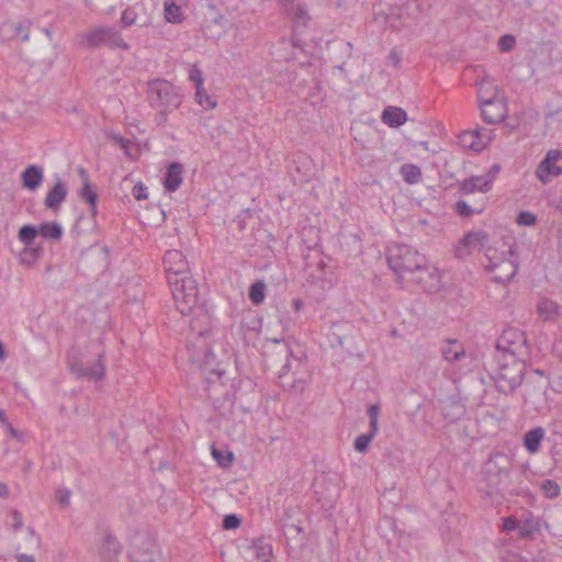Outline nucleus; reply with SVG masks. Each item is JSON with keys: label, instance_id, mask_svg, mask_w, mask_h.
I'll list each match as a JSON object with an SVG mask.
<instances>
[{"label": "nucleus", "instance_id": "nucleus-1", "mask_svg": "<svg viewBox=\"0 0 562 562\" xmlns=\"http://www.w3.org/2000/svg\"><path fill=\"white\" fill-rule=\"evenodd\" d=\"M169 286L177 310L182 315L190 316L189 325L191 331L199 339H203L205 362L209 363L210 358L214 359V353L206 341V337L212 333V317L199 292L196 281L193 278L181 279V281L175 279Z\"/></svg>", "mask_w": 562, "mask_h": 562}, {"label": "nucleus", "instance_id": "nucleus-2", "mask_svg": "<svg viewBox=\"0 0 562 562\" xmlns=\"http://www.w3.org/2000/svg\"><path fill=\"white\" fill-rule=\"evenodd\" d=\"M485 257L487 259L486 269L493 274L494 281L507 283L516 276L518 257L512 246L503 243L501 249L487 247Z\"/></svg>", "mask_w": 562, "mask_h": 562}, {"label": "nucleus", "instance_id": "nucleus-3", "mask_svg": "<svg viewBox=\"0 0 562 562\" xmlns=\"http://www.w3.org/2000/svg\"><path fill=\"white\" fill-rule=\"evenodd\" d=\"M147 99L151 108L159 111L158 123L166 121L167 114L180 106L182 98L177 88L164 79H155L147 85Z\"/></svg>", "mask_w": 562, "mask_h": 562}, {"label": "nucleus", "instance_id": "nucleus-4", "mask_svg": "<svg viewBox=\"0 0 562 562\" xmlns=\"http://www.w3.org/2000/svg\"><path fill=\"white\" fill-rule=\"evenodd\" d=\"M425 256L407 245H393L387 248L386 260L390 269L397 276L400 282L424 265Z\"/></svg>", "mask_w": 562, "mask_h": 562}, {"label": "nucleus", "instance_id": "nucleus-5", "mask_svg": "<svg viewBox=\"0 0 562 562\" xmlns=\"http://www.w3.org/2000/svg\"><path fill=\"white\" fill-rule=\"evenodd\" d=\"M497 370L493 376L496 389L503 394H513L522 383L526 373L524 359L501 358Z\"/></svg>", "mask_w": 562, "mask_h": 562}, {"label": "nucleus", "instance_id": "nucleus-6", "mask_svg": "<svg viewBox=\"0 0 562 562\" xmlns=\"http://www.w3.org/2000/svg\"><path fill=\"white\" fill-rule=\"evenodd\" d=\"M529 355V346L525 334L517 328H507L496 341L495 360L501 358L525 359Z\"/></svg>", "mask_w": 562, "mask_h": 562}, {"label": "nucleus", "instance_id": "nucleus-7", "mask_svg": "<svg viewBox=\"0 0 562 562\" xmlns=\"http://www.w3.org/2000/svg\"><path fill=\"white\" fill-rule=\"evenodd\" d=\"M81 45L94 48L100 45L127 49V43L122 38L120 32L110 26H100L82 35Z\"/></svg>", "mask_w": 562, "mask_h": 562}, {"label": "nucleus", "instance_id": "nucleus-8", "mask_svg": "<svg viewBox=\"0 0 562 562\" xmlns=\"http://www.w3.org/2000/svg\"><path fill=\"white\" fill-rule=\"evenodd\" d=\"M499 169V166L495 164L492 165L483 175L471 176L463 179L459 182L458 192L462 195L490 192L493 188Z\"/></svg>", "mask_w": 562, "mask_h": 562}, {"label": "nucleus", "instance_id": "nucleus-9", "mask_svg": "<svg viewBox=\"0 0 562 562\" xmlns=\"http://www.w3.org/2000/svg\"><path fill=\"white\" fill-rule=\"evenodd\" d=\"M68 367L70 372L78 379H89L100 381L105 375V356L103 352L98 355V359L91 364H85L79 359L68 352Z\"/></svg>", "mask_w": 562, "mask_h": 562}, {"label": "nucleus", "instance_id": "nucleus-10", "mask_svg": "<svg viewBox=\"0 0 562 562\" xmlns=\"http://www.w3.org/2000/svg\"><path fill=\"white\" fill-rule=\"evenodd\" d=\"M417 11L418 0H394L386 15V23L395 30L408 26Z\"/></svg>", "mask_w": 562, "mask_h": 562}, {"label": "nucleus", "instance_id": "nucleus-11", "mask_svg": "<svg viewBox=\"0 0 562 562\" xmlns=\"http://www.w3.org/2000/svg\"><path fill=\"white\" fill-rule=\"evenodd\" d=\"M164 266L169 284H171L175 279L181 281V279L192 278L189 263L183 254L179 250L170 249L166 251L164 256Z\"/></svg>", "mask_w": 562, "mask_h": 562}, {"label": "nucleus", "instance_id": "nucleus-12", "mask_svg": "<svg viewBox=\"0 0 562 562\" xmlns=\"http://www.w3.org/2000/svg\"><path fill=\"white\" fill-rule=\"evenodd\" d=\"M408 282L417 284L424 291L431 292L440 285V272L425 259L424 265L417 268L404 283Z\"/></svg>", "mask_w": 562, "mask_h": 562}, {"label": "nucleus", "instance_id": "nucleus-13", "mask_svg": "<svg viewBox=\"0 0 562 562\" xmlns=\"http://www.w3.org/2000/svg\"><path fill=\"white\" fill-rule=\"evenodd\" d=\"M560 160H562V151L559 149H550L546 154L536 169V177L541 183L547 184L562 175V167L558 165Z\"/></svg>", "mask_w": 562, "mask_h": 562}, {"label": "nucleus", "instance_id": "nucleus-14", "mask_svg": "<svg viewBox=\"0 0 562 562\" xmlns=\"http://www.w3.org/2000/svg\"><path fill=\"white\" fill-rule=\"evenodd\" d=\"M131 558L134 562H157L160 560V551L154 539L139 537L134 540Z\"/></svg>", "mask_w": 562, "mask_h": 562}, {"label": "nucleus", "instance_id": "nucleus-15", "mask_svg": "<svg viewBox=\"0 0 562 562\" xmlns=\"http://www.w3.org/2000/svg\"><path fill=\"white\" fill-rule=\"evenodd\" d=\"M122 552V546L110 531L103 533L99 557L101 562H120L119 558Z\"/></svg>", "mask_w": 562, "mask_h": 562}, {"label": "nucleus", "instance_id": "nucleus-16", "mask_svg": "<svg viewBox=\"0 0 562 562\" xmlns=\"http://www.w3.org/2000/svg\"><path fill=\"white\" fill-rule=\"evenodd\" d=\"M482 119L487 124H496L506 117V105L498 99L492 102L480 104Z\"/></svg>", "mask_w": 562, "mask_h": 562}, {"label": "nucleus", "instance_id": "nucleus-17", "mask_svg": "<svg viewBox=\"0 0 562 562\" xmlns=\"http://www.w3.org/2000/svg\"><path fill=\"white\" fill-rule=\"evenodd\" d=\"M78 173L83 182L82 188L79 192V196L81 200H85L89 204L91 215L95 216V214L98 213V209H97L98 193L90 184L89 176H88V172L86 171V169L80 167L78 169Z\"/></svg>", "mask_w": 562, "mask_h": 562}, {"label": "nucleus", "instance_id": "nucleus-18", "mask_svg": "<svg viewBox=\"0 0 562 562\" xmlns=\"http://www.w3.org/2000/svg\"><path fill=\"white\" fill-rule=\"evenodd\" d=\"M460 143L464 148L474 151L483 150L490 143V136L480 131H465L460 135Z\"/></svg>", "mask_w": 562, "mask_h": 562}, {"label": "nucleus", "instance_id": "nucleus-19", "mask_svg": "<svg viewBox=\"0 0 562 562\" xmlns=\"http://www.w3.org/2000/svg\"><path fill=\"white\" fill-rule=\"evenodd\" d=\"M183 181V167L180 162H170L167 167L164 187L168 192L177 191Z\"/></svg>", "mask_w": 562, "mask_h": 562}, {"label": "nucleus", "instance_id": "nucleus-20", "mask_svg": "<svg viewBox=\"0 0 562 562\" xmlns=\"http://www.w3.org/2000/svg\"><path fill=\"white\" fill-rule=\"evenodd\" d=\"M66 196L67 188L60 179H57L55 186L47 192L44 204L48 210L56 212L60 209Z\"/></svg>", "mask_w": 562, "mask_h": 562}, {"label": "nucleus", "instance_id": "nucleus-21", "mask_svg": "<svg viewBox=\"0 0 562 562\" xmlns=\"http://www.w3.org/2000/svg\"><path fill=\"white\" fill-rule=\"evenodd\" d=\"M490 238L487 233L484 231H473L467 233L463 238L460 241V245H462L464 248H468L469 251L472 250H480L482 248L487 249V247H491L488 245Z\"/></svg>", "mask_w": 562, "mask_h": 562}, {"label": "nucleus", "instance_id": "nucleus-22", "mask_svg": "<svg viewBox=\"0 0 562 562\" xmlns=\"http://www.w3.org/2000/svg\"><path fill=\"white\" fill-rule=\"evenodd\" d=\"M24 188L35 191L44 180L43 169L37 165H30L21 175Z\"/></svg>", "mask_w": 562, "mask_h": 562}, {"label": "nucleus", "instance_id": "nucleus-23", "mask_svg": "<svg viewBox=\"0 0 562 562\" xmlns=\"http://www.w3.org/2000/svg\"><path fill=\"white\" fill-rule=\"evenodd\" d=\"M382 122L390 127H398L407 120V114L402 108L387 106L382 112Z\"/></svg>", "mask_w": 562, "mask_h": 562}, {"label": "nucleus", "instance_id": "nucleus-24", "mask_svg": "<svg viewBox=\"0 0 562 562\" xmlns=\"http://www.w3.org/2000/svg\"><path fill=\"white\" fill-rule=\"evenodd\" d=\"M519 524V537L529 538L540 530V519L536 518L532 513H526Z\"/></svg>", "mask_w": 562, "mask_h": 562}, {"label": "nucleus", "instance_id": "nucleus-25", "mask_svg": "<svg viewBox=\"0 0 562 562\" xmlns=\"http://www.w3.org/2000/svg\"><path fill=\"white\" fill-rule=\"evenodd\" d=\"M543 438L544 429L542 427H535L525 434L524 446L528 452L536 453L539 451Z\"/></svg>", "mask_w": 562, "mask_h": 562}, {"label": "nucleus", "instance_id": "nucleus-26", "mask_svg": "<svg viewBox=\"0 0 562 562\" xmlns=\"http://www.w3.org/2000/svg\"><path fill=\"white\" fill-rule=\"evenodd\" d=\"M442 357L448 362H454L465 357V351L458 340H447L441 348Z\"/></svg>", "mask_w": 562, "mask_h": 562}, {"label": "nucleus", "instance_id": "nucleus-27", "mask_svg": "<svg viewBox=\"0 0 562 562\" xmlns=\"http://www.w3.org/2000/svg\"><path fill=\"white\" fill-rule=\"evenodd\" d=\"M479 104L498 100V88L490 80L483 79L479 85Z\"/></svg>", "mask_w": 562, "mask_h": 562}, {"label": "nucleus", "instance_id": "nucleus-28", "mask_svg": "<svg viewBox=\"0 0 562 562\" xmlns=\"http://www.w3.org/2000/svg\"><path fill=\"white\" fill-rule=\"evenodd\" d=\"M30 22H19V23H3L1 26L2 32L12 33V36L21 37L23 42H27L30 38Z\"/></svg>", "mask_w": 562, "mask_h": 562}, {"label": "nucleus", "instance_id": "nucleus-29", "mask_svg": "<svg viewBox=\"0 0 562 562\" xmlns=\"http://www.w3.org/2000/svg\"><path fill=\"white\" fill-rule=\"evenodd\" d=\"M165 19L168 23L179 24L183 21V11L173 0H165L164 2Z\"/></svg>", "mask_w": 562, "mask_h": 562}, {"label": "nucleus", "instance_id": "nucleus-30", "mask_svg": "<svg viewBox=\"0 0 562 562\" xmlns=\"http://www.w3.org/2000/svg\"><path fill=\"white\" fill-rule=\"evenodd\" d=\"M400 173L408 184H416L423 180L422 170L414 164H405L401 167Z\"/></svg>", "mask_w": 562, "mask_h": 562}, {"label": "nucleus", "instance_id": "nucleus-31", "mask_svg": "<svg viewBox=\"0 0 562 562\" xmlns=\"http://www.w3.org/2000/svg\"><path fill=\"white\" fill-rule=\"evenodd\" d=\"M252 548L257 559L262 560V562L271 560L273 549L270 543L265 542L262 539H255L252 541Z\"/></svg>", "mask_w": 562, "mask_h": 562}, {"label": "nucleus", "instance_id": "nucleus-32", "mask_svg": "<svg viewBox=\"0 0 562 562\" xmlns=\"http://www.w3.org/2000/svg\"><path fill=\"white\" fill-rule=\"evenodd\" d=\"M38 234L44 238L59 239L63 235V228L59 223H44L38 226Z\"/></svg>", "mask_w": 562, "mask_h": 562}, {"label": "nucleus", "instance_id": "nucleus-33", "mask_svg": "<svg viewBox=\"0 0 562 562\" xmlns=\"http://www.w3.org/2000/svg\"><path fill=\"white\" fill-rule=\"evenodd\" d=\"M538 312L543 318L550 319L558 315L559 305L552 300L543 299L538 304Z\"/></svg>", "mask_w": 562, "mask_h": 562}, {"label": "nucleus", "instance_id": "nucleus-34", "mask_svg": "<svg viewBox=\"0 0 562 562\" xmlns=\"http://www.w3.org/2000/svg\"><path fill=\"white\" fill-rule=\"evenodd\" d=\"M248 295L254 304H261L266 297V284L263 281L254 282L249 288Z\"/></svg>", "mask_w": 562, "mask_h": 562}, {"label": "nucleus", "instance_id": "nucleus-35", "mask_svg": "<svg viewBox=\"0 0 562 562\" xmlns=\"http://www.w3.org/2000/svg\"><path fill=\"white\" fill-rule=\"evenodd\" d=\"M38 235V227L24 225L19 231V239L24 246H33L35 237Z\"/></svg>", "mask_w": 562, "mask_h": 562}, {"label": "nucleus", "instance_id": "nucleus-36", "mask_svg": "<svg viewBox=\"0 0 562 562\" xmlns=\"http://www.w3.org/2000/svg\"><path fill=\"white\" fill-rule=\"evenodd\" d=\"M41 255V250L33 246H24L23 250L20 252V262L22 265L31 266L34 263Z\"/></svg>", "mask_w": 562, "mask_h": 562}, {"label": "nucleus", "instance_id": "nucleus-37", "mask_svg": "<svg viewBox=\"0 0 562 562\" xmlns=\"http://www.w3.org/2000/svg\"><path fill=\"white\" fill-rule=\"evenodd\" d=\"M291 369V362L288 360L281 368L280 370V373H279V380L281 381V385L283 387H289V389H294V390H302L303 386H304V381L303 380H294L293 382L291 383H286L284 381V378L285 375L288 374V372L290 371Z\"/></svg>", "mask_w": 562, "mask_h": 562}, {"label": "nucleus", "instance_id": "nucleus-38", "mask_svg": "<svg viewBox=\"0 0 562 562\" xmlns=\"http://www.w3.org/2000/svg\"><path fill=\"white\" fill-rule=\"evenodd\" d=\"M282 4L285 7L289 14H292L293 19L297 22H304L306 19V11L299 4L293 3L290 0H282Z\"/></svg>", "mask_w": 562, "mask_h": 562}, {"label": "nucleus", "instance_id": "nucleus-39", "mask_svg": "<svg viewBox=\"0 0 562 562\" xmlns=\"http://www.w3.org/2000/svg\"><path fill=\"white\" fill-rule=\"evenodd\" d=\"M378 432H373L372 429L368 434H362L358 436L355 440L353 447L358 452H366L370 442L373 440V438L376 436Z\"/></svg>", "mask_w": 562, "mask_h": 562}, {"label": "nucleus", "instance_id": "nucleus-40", "mask_svg": "<svg viewBox=\"0 0 562 562\" xmlns=\"http://www.w3.org/2000/svg\"><path fill=\"white\" fill-rule=\"evenodd\" d=\"M540 488H541L543 495L547 498H551V499L558 497L561 492L560 485L553 480H544L541 483Z\"/></svg>", "mask_w": 562, "mask_h": 562}, {"label": "nucleus", "instance_id": "nucleus-41", "mask_svg": "<svg viewBox=\"0 0 562 562\" xmlns=\"http://www.w3.org/2000/svg\"><path fill=\"white\" fill-rule=\"evenodd\" d=\"M194 99L200 105L207 110L214 109L216 106V102L206 93L203 86L202 90L195 89Z\"/></svg>", "mask_w": 562, "mask_h": 562}, {"label": "nucleus", "instance_id": "nucleus-42", "mask_svg": "<svg viewBox=\"0 0 562 562\" xmlns=\"http://www.w3.org/2000/svg\"><path fill=\"white\" fill-rule=\"evenodd\" d=\"M379 414H380V405L379 404H372L368 407V415L370 419V429L373 430V432L379 431Z\"/></svg>", "mask_w": 562, "mask_h": 562}, {"label": "nucleus", "instance_id": "nucleus-43", "mask_svg": "<svg viewBox=\"0 0 562 562\" xmlns=\"http://www.w3.org/2000/svg\"><path fill=\"white\" fill-rule=\"evenodd\" d=\"M212 456L218 462V464L223 468L229 467L234 459L233 454L231 452L227 454H224L222 451H220L215 448L212 449Z\"/></svg>", "mask_w": 562, "mask_h": 562}, {"label": "nucleus", "instance_id": "nucleus-44", "mask_svg": "<svg viewBox=\"0 0 562 562\" xmlns=\"http://www.w3.org/2000/svg\"><path fill=\"white\" fill-rule=\"evenodd\" d=\"M516 44V40L513 35L505 34L498 40V47L501 52H510Z\"/></svg>", "mask_w": 562, "mask_h": 562}, {"label": "nucleus", "instance_id": "nucleus-45", "mask_svg": "<svg viewBox=\"0 0 562 562\" xmlns=\"http://www.w3.org/2000/svg\"><path fill=\"white\" fill-rule=\"evenodd\" d=\"M189 79L194 83L195 89L202 90V86L204 83L202 71L193 66L189 71Z\"/></svg>", "mask_w": 562, "mask_h": 562}, {"label": "nucleus", "instance_id": "nucleus-46", "mask_svg": "<svg viewBox=\"0 0 562 562\" xmlns=\"http://www.w3.org/2000/svg\"><path fill=\"white\" fill-rule=\"evenodd\" d=\"M121 23L124 27H128L137 23V15L132 8H127L123 11L121 16Z\"/></svg>", "mask_w": 562, "mask_h": 562}, {"label": "nucleus", "instance_id": "nucleus-47", "mask_svg": "<svg viewBox=\"0 0 562 562\" xmlns=\"http://www.w3.org/2000/svg\"><path fill=\"white\" fill-rule=\"evenodd\" d=\"M240 522L241 520L237 515L231 514L224 517L222 526L225 530H232L238 528Z\"/></svg>", "mask_w": 562, "mask_h": 562}, {"label": "nucleus", "instance_id": "nucleus-48", "mask_svg": "<svg viewBox=\"0 0 562 562\" xmlns=\"http://www.w3.org/2000/svg\"><path fill=\"white\" fill-rule=\"evenodd\" d=\"M454 210L459 215L463 217H470L474 214V209L471 207L465 201H458L454 204Z\"/></svg>", "mask_w": 562, "mask_h": 562}, {"label": "nucleus", "instance_id": "nucleus-49", "mask_svg": "<svg viewBox=\"0 0 562 562\" xmlns=\"http://www.w3.org/2000/svg\"><path fill=\"white\" fill-rule=\"evenodd\" d=\"M536 221L537 217L531 212H520L517 216V223L522 226H531Z\"/></svg>", "mask_w": 562, "mask_h": 562}, {"label": "nucleus", "instance_id": "nucleus-50", "mask_svg": "<svg viewBox=\"0 0 562 562\" xmlns=\"http://www.w3.org/2000/svg\"><path fill=\"white\" fill-rule=\"evenodd\" d=\"M112 139L124 150L127 157H132V154L130 153V147L133 145V143L130 139L124 138L121 135H113Z\"/></svg>", "mask_w": 562, "mask_h": 562}, {"label": "nucleus", "instance_id": "nucleus-51", "mask_svg": "<svg viewBox=\"0 0 562 562\" xmlns=\"http://www.w3.org/2000/svg\"><path fill=\"white\" fill-rule=\"evenodd\" d=\"M132 194L137 201L146 200L148 196L147 187L144 186L142 182L136 183L133 187Z\"/></svg>", "mask_w": 562, "mask_h": 562}, {"label": "nucleus", "instance_id": "nucleus-52", "mask_svg": "<svg viewBox=\"0 0 562 562\" xmlns=\"http://www.w3.org/2000/svg\"><path fill=\"white\" fill-rule=\"evenodd\" d=\"M11 527L13 531H18L23 527V517L19 510L14 509L11 512Z\"/></svg>", "mask_w": 562, "mask_h": 562}, {"label": "nucleus", "instance_id": "nucleus-53", "mask_svg": "<svg viewBox=\"0 0 562 562\" xmlns=\"http://www.w3.org/2000/svg\"><path fill=\"white\" fill-rule=\"evenodd\" d=\"M502 528L504 531H513L515 529L519 530V524L515 517L508 516L503 519Z\"/></svg>", "mask_w": 562, "mask_h": 562}, {"label": "nucleus", "instance_id": "nucleus-54", "mask_svg": "<svg viewBox=\"0 0 562 562\" xmlns=\"http://www.w3.org/2000/svg\"><path fill=\"white\" fill-rule=\"evenodd\" d=\"M57 498H58V502L61 505H68L69 501H70V492H69V490H67V488L58 490Z\"/></svg>", "mask_w": 562, "mask_h": 562}, {"label": "nucleus", "instance_id": "nucleus-55", "mask_svg": "<svg viewBox=\"0 0 562 562\" xmlns=\"http://www.w3.org/2000/svg\"><path fill=\"white\" fill-rule=\"evenodd\" d=\"M387 60L394 68H397L401 64V56L395 49H392L387 55Z\"/></svg>", "mask_w": 562, "mask_h": 562}, {"label": "nucleus", "instance_id": "nucleus-56", "mask_svg": "<svg viewBox=\"0 0 562 562\" xmlns=\"http://www.w3.org/2000/svg\"><path fill=\"white\" fill-rule=\"evenodd\" d=\"M223 371H220V370H213L210 372V375L206 378V383L210 385V384H215L217 381H220L222 379V375H223Z\"/></svg>", "mask_w": 562, "mask_h": 562}, {"label": "nucleus", "instance_id": "nucleus-57", "mask_svg": "<svg viewBox=\"0 0 562 562\" xmlns=\"http://www.w3.org/2000/svg\"><path fill=\"white\" fill-rule=\"evenodd\" d=\"M551 387L555 393H562V373L551 382Z\"/></svg>", "mask_w": 562, "mask_h": 562}, {"label": "nucleus", "instance_id": "nucleus-58", "mask_svg": "<svg viewBox=\"0 0 562 562\" xmlns=\"http://www.w3.org/2000/svg\"><path fill=\"white\" fill-rule=\"evenodd\" d=\"M18 562H35V559L31 554L21 553L16 555Z\"/></svg>", "mask_w": 562, "mask_h": 562}, {"label": "nucleus", "instance_id": "nucleus-59", "mask_svg": "<svg viewBox=\"0 0 562 562\" xmlns=\"http://www.w3.org/2000/svg\"><path fill=\"white\" fill-rule=\"evenodd\" d=\"M9 487L7 484L0 482V497L7 498L9 497Z\"/></svg>", "mask_w": 562, "mask_h": 562}, {"label": "nucleus", "instance_id": "nucleus-60", "mask_svg": "<svg viewBox=\"0 0 562 562\" xmlns=\"http://www.w3.org/2000/svg\"><path fill=\"white\" fill-rule=\"evenodd\" d=\"M7 431L14 438H19L18 430L8 422L5 425Z\"/></svg>", "mask_w": 562, "mask_h": 562}, {"label": "nucleus", "instance_id": "nucleus-61", "mask_svg": "<svg viewBox=\"0 0 562 562\" xmlns=\"http://www.w3.org/2000/svg\"><path fill=\"white\" fill-rule=\"evenodd\" d=\"M292 306L295 312H300L303 307V302L300 299H294L292 301Z\"/></svg>", "mask_w": 562, "mask_h": 562}, {"label": "nucleus", "instance_id": "nucleus-62", "mask_svg": "<svg viewBox=\"0 0 562 562\" xmlns=\"http://www.w3.org/2000/svg\"><path fill=\"white\" fill-rule=\"evenodd\" d=\"M292 531H294L296 533H301V532H303V529H302V527H300L297 525H289L286 532H292Z\"/></svg>", "mask_w": 562, "mask_h": 562}, {"label": "nucleus", "instance_id": "nucleus-63", "mask_svg": "<svg viewBox=\"0 0 562 562\" xmlns=\"http://www.w3.org/2000/svg\"><path fill=\"white\" fill-rule=\"evenodd\" d=\"M0 423L3 425H5L8 423L5 413L2 409H0Z\"/></svg>", "mask_w": 562, "mask_h": 562}, {"label": "nucleus", "instance_id": "nucleus-64", "mask_svg": "<svg viewBox=\"0 0 562 562\" xmlns=\"http://www.w3.org/2000/svg\"><path fill=\"white\" fill-rule=\"evenodd\" d=\"M530 396H531V394H529V393L525 392V394H524V401H525V402H528V401L530 400Z\"/></svg>", "mask_w": 562, "mask_h": 562}]
</instances>
